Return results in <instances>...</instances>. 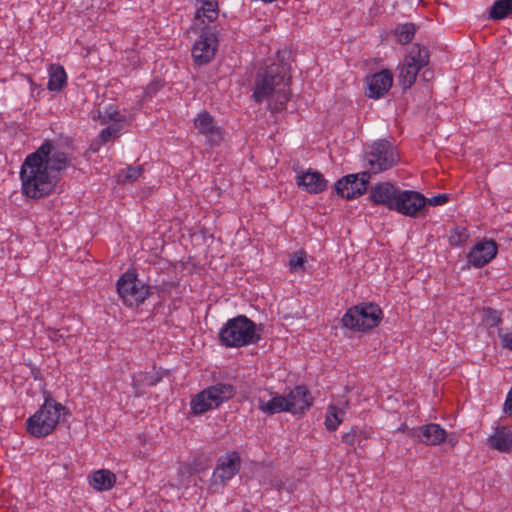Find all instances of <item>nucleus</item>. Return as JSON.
Segmentation results:
<instances>
[{
    "label": "nucleus",
    "instance_id": "0eeeda50",
    "mask_svg": "<svg viewBox=\"0 0 512 512\" xmlns=\"http://www.w3.org/2000/svg\"><path fill=\"white\" fill-rule=\"evenodd\" d=\"M382 317V310L377 304H361L348 309L342 318V323L349 329L366 331L378 326Z\"/></svg>",
    "mask_w": 512,
    "mask_h": 512
},
{
    "label": "nucleus",
    "instance_id": "20e7f679",
    "mask_svg": "<svg viewBox=\"0 0 512 512\" xmlns=\"http://www.w3.org/2000/svg\"><path fill=\"white\" fill-rule=\"evenodd\" d=\"M256 324L245 315L229 319L219 332V340L225 347L239 348L260 341Z\"/></svg>",
    "mask_w": 512,
    "mask_h": 512
},
{
    "label": "nucleus",
    "instance_id": "2eb2a0df",
    "mask_svg": "<svg viewBox=\"0 0 512 512\" xmlns=\"http://www.w3.org/2000/svg\"><path fill=\"white\" fill-rule=\"evenodd\" d=\"M194 124L199 133L204 135L211 145H219L222 142V130L215 125L213 116L207 111L199 113L194 120Z\"/></svg>",
    "mask_w": 512,
    "mask_h": 512
},
{
    "label": "nucleus",
    "instance_id": "1a4fd4ad",
    "mask_svg": "<svg viewBox=\"0 0 512 512\" xmlns=\"http://www.w3.org/2000/svg\"><path fill=\"white\" fill-rule=\"evenodd\" d=\"M369 180V172L350 174L335 183V190L339 196L350 200L364 194L368 190Z\"/></svg>",
    "mask_w": 512,
    "mask_h": 512
},
{
    "label": "nucleus",
    "instance_id": "cd10ccee",
    "mask_svg": "<svg viewBox=\"0 0 512 512\" xmlns=\"http://www.w3.org/2000/svg\"><path fill=\"white\" fill-rule=\"evenodd\" d=\"M99 119L101 124H106L111 121L115 123H127L128 121L126 115L121 114L112 106L106 109L103 116L99 113Z\"/></svg>",
    "mask_w": 512,
    "mask_h": 512
},
{
    "label": "nucleus",
    "instance_id": "7c9ffc66",
    "mask_svg": "<svg viewBox=\"0 0 512 512\" xmlns=\"http://www.w3.org/2000/svg\"><path fill=\"white\" fill-rule=\"evenodd\" d=\"M485 318L490 327H497L502 323L501 313L491 307L483 309Z\"/></svg>",
    "mask_w": 512,
    "mask_h": 512
},
{
    "label": "nucleus",
    "instance_id": "c85d7f7f",
    "mask_svg": "<svg viewBox=\"0 0 512 512\" xmlns=\"http://www.w3.org/2000/svg\"><path fill=\"white\" fill-rule=\"evenodd\" d=\"M396 34L398 36V41L401 44L409 43L415 34V25L413 23H406L400 26L396 30Z\"/></svg>",
    "mask_w": 512,
    "mask_h": 512
},
{
    "label": "nucleus",
    "instance_id": "c756f323",
    "mask_svg": "<svg viewBox=\"0 0 512 512\" xmlns=\"http://www.w3.org/2000/svg\"><path fill=\"white\" fill-rule=\"evenodd\" d=\"M469 237V233L464 227H456L453 233L449 237L451 245L460 246L466 242Z\"/></svg>",
    "mask_w": 512,
    "mask_h": 512
},
{
    "label": "nucleus",
    "instance_id": "9b49d317",
    "mask_svg": "<svg viewBox=\"0 0 512 512\" xmlns=\"http://www.w3.org/2000/svg\"><path fill=\"white\" fill-rule=\"evenodd\" d=\"M401 189L390 182H381L369 189V199L374 205H381L396 211V202Z\"/></svg>",
    "mask_w": 512,
    "mask_h": 512
},
{
    "label": "nucleus",
    "instance_id": "473e14b6",
    "mask_svg": "<svg viewBox=\"0 0 512 512\" xmlns=\"http://www.w3.org/2000/svg\"><path fill=\"white\" fill-rule=\"evenodd\" d=\"M121 129L120 125H111L107 128L103 129L99 134V139L105 144L110 141L112 138L118 136V133Z\"/></svg>",
    "mask_w": 512,
    "mask_h": 512
},
{
    "label": "nucleus",
    "instance_id": "e433bc0d",
    "mask_svg": "<svg viewBox=\"0 0 512 512\" xmlns=\"http://www.w3.org/2000/svg\"><path fill=\"white\" fill-rule=\"evenodd\" d=\"M498 336L501 341V346L504 349L512 350V333H503L502 330L499 329Z\"/></svg>",
    "mask_w": 512,
    "mask_h": 512
},
{
    "label": "nucleus",
    "instance_id": "39448f33",
    "mask_svg": "<svg viewBox=\"0 0 512 512\" xmlns=\"http://www.w3.org/2000/svg\"><path fill=\"white\" fill-rule=\"evenodd\" d=\"M116 287L117 292L124 303L128 306H133L143 303L145 299L153 293V290L157 292H166L173 287V284L163 282L160 285H146L137 278V274L135 272L129 270L119 278Z\"/></svg>",
    "mask_w": 512,
    "mask_h": 512
},
{
    "label": "nucleus",
    "instance_id": "4be33fe9",
    "mask_svg": "<svg viewBox=\"0 0 512 512\" xmlns=\"http://www.w3.org/2000/svg\"><path fill=\"white\" fill-rule=\"evenodd\" d=\"M200 6L195 13L196 20H202V23H210L217 19L219 15V6L217 0H196Z\"/></svg>",
    "mask_w": 512,
    "mask_h": 512
},
{
    "label": "nucleus",
    "instance_id": "423d86ee",
    "mask_svg": "<svg viewBox=\"0 0 512 512\" xmlns=\"http://www.w3.org/2000/svg\"><path fill=\"white\" fill-rule=\"evenodd\" d=\"M235 394L234 386L229 383H217L196 394L191 400V411L201 415L208 410L217 408Z\"/></svg>",
    "mask_w": 512,
    "mask_h": 512
},
{
    "label": "nucleus",
    "instance_id": "b1692460",
    "mask_svg": "<svg viewBox=\"0 0 512 512\" xmlns=\"http://www.w3.org/2000/svg\"><path fill=\"white\" fill-rule=\"evenodd\" d=\"M420 70L421 68L417 64L410 63L405 59L398 76L399 84L403 89H408L414 84Z\"/></svg>",
    "mask_w": 512,
    "mask_h": 512
},
{
    "label": "nucleus",
    "instance_id": "ddd939ff",
    "mask_svg": "<svg viewBox=\"0 0 512 512\" xmlns=\"http://www.w3.org/2000/svg\"><path fill=\"white\" fill-rule=\"evenodd\" d=\"M409 437L417 439L425 445H439L447 437L446 431L435 423H429L420 427L411 428Z\"/></svg>",
    "mask_w": 512,
    "mask_h": 512
},
{
    "label": "nucleus",
    "instance_id": "de8ad7c7",
    "mask_svg": "<svg viewBox=\"0 0 512 512\" xmlns=\"http://www.w3.org/2000/svg\"><path fill=\"white\" fill-rule=\"evenodd\" d=\"M449 442H451V446H454V441H452V439H449Z\"/></svg>",
    "mask_w": 512,
    "mask_h": 512
},
{
    "label": "nucleus",
    "instance_id": "dca6fc26",
    "mask_svg": "<svg viewBox=\"0 0 512 512\" xmlns=\"http://www.w3.org/2000/svg\"><path fill=\"white\" fill-rule=\"evenodd\" d=\"M366 81L368 86L366 95L369 98L377 99L384 96V94L391 88L393 83V74L390 70L384 69L368 76Z\"/></svg>",
    "mask_w": 512,
    "mask_h": 512
},
{
    "label": "nucleus",
    "instance_id": "6ab92c4d",
    "mask_svg": "<svg viewBox=\"0 0 512 512\" xmlns=\"http://www.w3.org/2000/svg\"><path fill=\"white\" fill-rule=\"evenodd\" d=\"M297 185L309 193L318 194L326 189L327 181L321 173L317 171H307L297 176Z\"/></svg>",
    "mask_w": 512,
    "mask_h": 512
},
{
    "label": "nucleus",
    "instance_id": "a19ab883",
    "mask_svg": "<svg viewBox=\"0 0 512 512\" xmlns=\"http://www.w3.org/2000/svg\"><path fill=\"white\" fill-rule=\"evenodd\" d=\"M423 81L429 82L433 78V72L431 70H425L421 75Z\"/></svg>",
    "mask_w": 512,
    "mask_h": 512
},
{
    "label": "nucleus",
    "instance_id": "5701e85b",
    "mask_svg": "<svg viewBox=\"0 0 512 512\" xmlns=\"http://www.w3.org/2000/svg\"><path fill=\"white\" fill-rule=\"evenodd\" d=\"M116 483V475L107 469H100L92 473L90 485L97 491L110 490Z\"/></svg>",
    "mask_w": 512,
    "mask_h": 512
},
{
    "label": "nucleus",
    "instance_id": "49530a36",
    "mask_svg": "<svg viewBox=\"0 0 512 512\" xmlns=\"http://www.w3.org/2000/svg\"><path fill=\"white\" fill-rule=\"evenodd\" d=\"M449 442H451V446H454V441H452V439H449Z\"/></svg>",
    "mask_w": 512,
    "mask_h": 512
},
{
    "label": "nucleus",
    "instance_id": "f257e3e1",
    "mask_svg": "<svg viewBox=\"0 0 512 512\" xmlns=\"http://www.w3.org/2000/svg\"><path fill=\"white\" fill-rule=\"evenodd\" d=\"M70 165L67 155L54 151L49 140H46L35 152L24 160L20 179L23 194L32 199H40L51 194L59 180L54 173H59Z\"/></svg>",
    "mask_w": 512,
    "mask_h": 512
},
{
    "label": "nucleus",
    "instance_id": "c9c22d12",
    "mask_svg": "<svg viewBox=\"0 0 512 512\" xmlns=\"http://www.w3.org/2000/svg\"><path fill=\"white\" fill-rule=\"evenodd\" d=\"M143 173L142 166H129L126 169L124 180L135 181L138 179Z\"/></svg>",
    "mask_w": 512,
    "mask_h": 512
},
{
    "label": "nucleus",
    "instance_id": "79ce46f5",
    "mask_svg": "<svg viewBox=\"0 0 512 512\" xmlns=\"http://www.w3.org/2000/svg\"><path fill=\"white\" fill-rule=\"evenodd\" d=\"M49 337L54 341H58L63 335L60 334L59 330H54L50 333Z\"/></svg>",
    "mask_w": 512,
    "mask_h": 512
},
{
    "label": "nucleus",
    "instance_id": "37998d69",
    "mask_svg": "<svg viewBox=\"0 0 512 512\" xmlns=\"http://www.w3.org/2000/svg\"><path fill=\"white\" fill-rule=\"evenodd\" d=\"M409 430H410V429L407 427V425H406V424H403V425L399 428V431H401V432H405V431H407V433H408V434H409Z\"/></svg>",
    "mask_w": 512,
    "mask_h": 512
},
{
    "label": "nucleus",
    "instance_id": "a878e982",
    "mask_svg": "<svg viewBox=\"0 0 512 512\" xmlns=\"http://www.w3.org/2000/svg\"><path fill=\"white\" fill-rule=\"evenodd\" d=\"M410 63L417 64L419 68H423L428 65L430 54L426 47H422L419 44H413L409 54L405 57Z\"/></svg>",
    "mask_w": 512,
    "mask_h": 512
},
{
    "label": "nucleus",
    "instance_id": "72a5a7b5",
    "mask_svg": "<svg viewBox=\"0 0 512 512\" xmlns=\"http://www.w3.org/2000/svg\"><path fill=\"white\" fill-rule=\"evenodd\" d=\"M305 261L306 260H305L304 252L294 253L289 260L290 269L292 271H297L299 269H303Z\"/></svg>",
    "mask_w": 512,
    "mask_h": 512
},
{
    "label": "nucleus",
    "instance_id": "ea45409f",
    "mask_svg": "<svg viewBox=\"0 0 512 512\" xmlns=\"http://www.w3.org/2000/svg\"><path fill=\"white\" fill-rule=\"evenodd\" d=\"M357 438L359 440V442L363 439V440H367L370 438V434L368 431L360 428V433H357Z\"/></svg>",
    "mask_w": 512,
    "mask_h": 512
},
{
    "label": "nucleus",
    "instance_id": "c03bdc74",
    "mask_svg": "<svg viewBox=\"0 0 512 512\" xmlns=\"http://www.w3.org/2000/svg\"><path fill=\"white\" fill-rule=\"evenodd\" d=\"M199 470L193 466H190V469H189V473L192 474V473H195V472H198Z\"/></svg>",
    "mask_w": 512,
    "mask_h": 512
},
{
    "label": "nucleus",
    "instance_id": "f03ea898",
    "mask_svg": "<svg viewBox=\"0 0 512 512\" xmlns=\"http://www.w3.org/2000/svg\"><path fill=\"white\" fill-rule=\"evenodd\" d=\"M288 70L284 63H272L260 71L255 81L253 99L260 103L272 96L274 99L269 103V109L272 112L282 111L290 99Z\"/></svg>",
    "mask_w": 512,
    "mask_h": 512
},
{
    "label": "nucleus",
    "instance_id": "4c0bfd02",
    "mask_svg": "<svg viewBox=\"0 0 512 512\" xmlns=\"http://www.w3.org/2000/svg\"><path fill=\"white\" fill-rule=\"evenodd\" d=\"M449 197L447 194H439L427 199V203L431 206H439L448 201Z\"/></svg>",
    "mask_w": 512,
    "mask_h": 512
},
{
    "label": "nucleus",
    "instance_id": "f8f14e48",
    "mask_svg": "<svg viewBox=\"0 0 512 512\" xmlns=\"http://www.w3.org/2000/svg\"><path fill=\"white\" fill-rule=\"evenodd\" d=\"M427 204V198L417 191L402 190L399 193L398 202H396V212L409 216L416 217Z\"/></svg>",
    "mask_w": 512,
    "mask_h": 512
},
{
    "label": "nucleus",
    "instance_id": "6e6552de",
    "mask_svg": "<svg viewBox=\"0 0 512 512\" xmlns=\"http://www.w3.org/2000/svg\"><path fill=\"white\" fill-rule=\"evenodd\" d=\"M366 160L369 174H377L396 165L399 155L389 141L382 139L372 145L371 151L366 154Z\"/></svg>",
    "mask_w": 512,
    "mask_h": 512
},
{
    "label": "nucleus",
    "instance_id": "58836bf2",
    "mask_svg": "<svg viewBox=\"0 0 512 512\" xmlns=\"http://www.w3.org/2000/svg\"><path fill=\"white\" fill-rule=\"evenodd\" d=\"M103 144L104 143L99 138L95 139L90 144V150L93 151V152H97L99 150L100 146L103 145Z\"/></svg>",
    "mask_w": 512,
    "mask_h": 512
},
{
    "label": "nucleus",
    "instance_id": "393cba45",
    "mask_svg": "<svg viewBox=\"0 0 512 512\" xmlns=\"http://www.w3.org/2000/svg\"><path fill=\"white\" fill-rule=\"evenodd\" d=\"M512 17V0H496L490 7L488 18L494 21Z\"/></svg>",
    "mask_w": 512,
    "mask_h": 512
},
{
    "label": "nucleus",
    "instance_id": "a18cd8bd",
    "mask_svg": "<svg viewBox=\"0 0 512 512\" xmlns=\"http://www.w3.org/2000/svg\"><path fill=\"white\" fill-rule=\"evenodd\" d=\"M449 442H451V446H454V441H452V439H449Z\"/></svg>",
    "mask_w": 512,
    "mask_h": 512
},
{
    "label": "nucleus",
    "instance_id": "aec40b11",
    "mask_svg": "<svg viewBox=\"0 0 512 512\" xmlns=\"http://www.w3.org/2000/svg\"><path fill=\"white\" fill-rule=\"evenodd\" d=\"M258 409L267 415H274L280 412H289L287 397L275 394L270 400L258 399Z\"/></svg>",
    "mask_w": 512,
    "mask_h": 512
},
{
    "label": "nucleus",
    "instance_id": "f704fd0d",
    "mask_svg": "<svg viewBox=\"0 0 512 512\" xmlns=\"http://www.w3.org/2000/svg\"><path fill=\"white\" fill-rule=\"evenodd\" d=\"M357 433H360V427H358V426L352 427L349 432L343 434L342 442L349 446H354L356 442L359 443V440L357 438Z\"/></svg>",
    "mask_w": 512,
    "mask_h": 512
},
{
    "label": "nucleus",
    "instance_id": "bb28decb",
    "mask_svg": "<svg viewBox=\"0 0 512 512\" xmlns=\"http://www.w3.org/2000/svg\"><path fill=\"white\" fill-rule=\"evenodd\" d=\"M67 75L64 68L60 65H51L48 81V89L51 91H59L66 84Z\"/></svg>",
    "mask_w": 512,
    "mask_h": 512
},
{
    "label": "nucleus",
    "instance_id": "a211bd4d",
    "mask_svg": "<svg viewBox=\"0 0 512 512\" xmlns=\"http://www.w3.org/2000/svg\"><path fill=\"white\" fill-rule=\"evenodd\" d=\"M286 397L290 408L289 412L293 414L303 413L313 403V398L304 385L296 386Z\"/></svg>",
    "mask_w": 512,
    "mask_h": 512
},
{
    "label": "nucleus",
    "instance_id": "412c9836",
    "mask_svg": "<svg viewBox=\"0 0 512 512\" xmlns=\"http://www.w3.org/2000/svg\"><path fill=\"white\" fill-rule=\"evenodd\" d=\"M488 445L500 452H509L512 448V431L506 427L497 428L489 437Z\"/></svg>",
    "mask_w": 512,
    "mask_h": 512
},
{
    "label": "nucleus",
    "instance_id": "2f4dec72",
    "mask_svg": "<svg viewBox=\"0 0 512 512\" xmlns=\"http://www.w3.org/2000/svg\"><path fill=\"white\" fill-rule=\"evenodd\" d=\"M340 423H341V420L338 418L336 407L329 406L328 414H327L326 420H325V425H326L327 430L335 431Z\"/></svg>",
    "mask_w": 512,
    "mask_h": 512
},
{
    "label": "nucleus",
    "instance_id": "9d476101",
    "mask_svg": "<svg viewBox=\"0 0 512 512\" xmlns=\"http://www.w3.org/2000/svg\"><path fill=\"white\" fill-rule=\"evenodd\" d=\"M217 46L218 39L216 33L210 28L205 29L192 48L194 61L199 65L209 63L215 56Z\"/></svg>",
    "mask_w": 512,
    "mask_h": 512
},
{
    "label": "nucleus",
    "instance_id": "4468645a",
    "mask_svg": "<svg viewBox=\"0 0 512 512\" xmlns=\"http://www.w3.org/2000/svg\"><path fill=\"white\" fill-rule=\"evenodd\" d=\"M239 469L240 458L235 453L220 457L213 473V484L225 485L228 480L238 473Z\"/></svg>",
    "mask_w": 512,
    "mask_h": 512
},
{
    "label": "nucleus",
    "instance_id": "f3484780",
    "mask_svg": "<svg viewBox=\"0 0 512 512\" xmlns=\"http://www.w3.org/2000/svg\"><path fill=\"white\" fill-rule=\"evenodd\" d=\"M497 250L494 240L480 242L469 252L468 261L476 267H483L496 256Z\"/></svg>",
    "mask_w": 512,
    "mask_h": 512
},
{
    "label": "nucleus",
    "instance_id": "7ed1b4c3",
    "mask_svg": "<svg viewBox=\"0 0 512 512\" xmlns=\"http://www.w3.org/2000/svg\"><path fill=\"white\" fill-rule=\"evenodd\" d=\"M61 414L67 415V408L48 395L40 409L27 419L26 430L36 438L45 437L55 430Z\"/></svg>",
    "mask_w": 512,
    "mask_h": 512
}]
</instances>
